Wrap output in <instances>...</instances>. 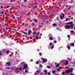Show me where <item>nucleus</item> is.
Here are the masks:
<instances>
[{
	"mask_svg": "<svg viewBox=\"0 0 75 75\" xmlns=\"http://www.w3.org/2000/svg\"><path fill=\"white\" fill-rule=\"evenodd\" d=\"M74 69V68H70L69 70H67L66 71V72L67 73V74H69L70 72H73V70Z\"/></svg>",
	"mask_w": 75,
	"mask_h": 75,
	"instance_id": "1",
	"label": "nucleus"
},
{
	"mask_svg": "<svg viewBox=\"0 0 75 75\" xmlns=\"http://www.w3.org/2000/svg\"><path fill=\"white\" fill-rule=\"evenodd\" d=\"M27 67H28V65L26 64H24L23 68V70L25 69H27Z\"/></svg>",
	"mask_w": 75,
	"mask_h": 75,
	"instance_id": "2",
	"label": "nucleus"
},
{
	"mask_svg": "<svg viewBox=\"0 0 75 75\" xmlns=\"http://www.w3.org/2000/svg\"><path fill=\"white\" fill-rule=\"evenodd\" d=\"M42 61L44 63H45L47 61V59H43L42 60Z\"/></svg>",
	"mask_w": 75,
	"mask_h": 75,
	"instance_id": "3",
	"label": "nucleus"
},
{
	"mask_svg": "<svg viewBox=\"0 0 75 75\" xmlns=\"http://www.w3.org/2000/svg\"><path fill=\"white\" fill-rule=\"evenodd\" d=\"M6 64H7V65H8L9 66H10V65H11V63L9 62H7L6 63Z\"/></svg>",
	"mask_w": 75,
	"mask_h": 75,
	"instance_id": "4",
	"label": "nucleus"
},
{
	"mask_svg": "<svg viewBox=\"0 0 75 75\" xmlns=\"http://www.w3.org/2000/svg\"><path fill=\"white\" fill-rule=\"evenodd\" d=\"M71 28V27L69 26V25H67V27L66 28V29H69Z\"/></svg>",
	"mask_w": 75,
	"mask_h": 75,
	"instance_id": "5",
	"label": "nucleus"
},
{
	"mask_svg": "<svg viewBox=\"0 0 75 75\" xmlns=\"http://www.w3.org/2000/svg\"><path fill=\"white\" fill-rule=\"evenodd\" d=\"M68 64V60H66V63H65V65H67Z\"/></svg>",
	"mask_w": 75,
	"mask_h": 75,
	"instance_id": "6",
	"label": "nucleus"
},
{
	"mask_svg": "<svg viewBox=\"0 0 75 75\" xmlns=\"http://www.w3.org/2000/svg\"><path fill=\"white\" fill-rule=\"evenodd\" d=\"M59 64V63H58L57 65H56V67L57 68H58L59 67H60Z\"/></svg>",
	"mask_w": 75,
	"mask_h": 75,
	"instance_id": "7",
	"label": "nucleus"
},
{
	"mask_svg": "<svg viewBox=\"0 0 75 75\" xmlns=\"http://www.w3.org/2000/svg\"><path fill=\"white\" fill-rule=\"evenodd\" d=\"M28 33L29 34H31L32 33V31H31V30H28Z\"/></svg>",
	"mask_w": 75,
	"mask_h": 75,
	"instance_id": "8",
	"label": "nucleus"
},
{
	"mask_svg": "<svg viewBox=\"0 0 75 75\" xmlns=\"http://www.w3.org/2000/svg\"><path fill=\"white\" fill-rule=\"evenodd\" d=\"M70 45L71 46H73V47H74V43H71Z\"/></svg>",
	"mask_w": 75,
	"mask_h": 75,
	"instance_id": "9",
	"label": "nucleus"
},
{
	"mask_svg": "<svg viewBox=\"0 0 75 75\" xmlns=\"http://www.w3.org/2000/svg\"><path fill=\"white\" fill-rule=\"evenodd\" d=\"M6 54H9V50H7V51L6 52Z\"/></svg>",
	"mask_w": 75,
	"mask_h": 75,
	"instance_id": "10",
	"label": "nucleus"
},
{
	"mask_svg": "<svg viewBox=\"0 0 75 75\" xmlns=\"http://www.w3.org/2000/svg\"><path fill=\"white\" fill-rule=\"evenodd\" d=\"M32 34L33 35H35V34H36V32L33 31L32 33Z\"/></svg>",
	"mask_w": 75,
	"mask_h": 75,
	"instance_id": "11",
	"label": "nucleus"
},
{
	"mask_svg": "<svg viewBox=\"0 0 75 75\" xmlns=\"http://www.w3.org/2000/svg\"><path fill=\"white\" fill-rule=\"evenodd\" d=\"M34 21L35 22H36V23H38V21L36 19H34Z\"/></svg>",
	"mask_w": 75,
	"mask_h": 75,
	"instance_id": "12",
	"label": "nucleus"
},
{
	"mask_svg": "<svg viewBox=\"0 0 75 75\" xmlns=\"http://www.w3.org/2000/svg\"><path fill=\"white\" fill-rule=\"evenodd\" d=\"M49 39L50 40H53V39H54V38H52V37H50L49 38Z\"/></svg>",
	"mask_w": 75,
	"mask_h": 75,
	"instance_id": "13",
	"label": "nucleus"
},
{
	"mask_svg": "<svg viewBox=\"0 0 75 75\" xmlns=\"http://www.w3.org/2000/svg\"><path fill=\"white\" fill-rule=\"evenodd\" d=\"M23 33L24 34H25V35H28V34L27 33L24 32Z\"/></svg>",
	"mask_w": 75,
	"mask_h": 75,
	"instance_id": "14",
	"label": "nucleus"
},
{
	"mask_svg": "<svg viewBox=\"0 0 75 75\" xmlns=\"http://www.w3.org/2000/svg\"><path fill=\"white\" fill-rule=\"evenodd\" d=\"M25 62H22L21 63V64H22V65H24V64H25Z\"/></svg>",
	"mask_w": 75,
	"mask_h": 75,
	"instance_id": "15",
	"label": "nucleus"
},
{
	"mask_svg": "<svg viewBox=\"0 0 75 75\" xmlns=\"http://www.w3.org/2000/svg\"><path fill=\"white\" fill-rule=\"evenodd\" d=\"M57 25V24L56 23H53V26H56Z\"/></svg>",
	"mask_w": 75,
	"mask_h": 75,
	"instance_id": "16",
	"label": "nucleus"
},
{
	"mask_svg": "<svg viewBox=\"0 0 75 75\" xmlns=\"http://www.w3.org/2000/svg\"><path fill=\"white\" fill-rule=\"evenodd\" d=\"M69 23V24H73V22L72 21H71Z\"/></svg>",
	"mask_w": 75,
	"mask_h": 75,
	"instance_id": "17",
	"label": "nucleus"
},
{
	"mask_svg": "<svg viewBox=\"0 0 75 75\" xmlns=\"http://www.w3.org/2000/svg\"><path fill=\"white\" fill-rule=\"evenodd\" d=\"M52 72L53 74H55V71L53 70Z\"/></svg>",
	"mask_w": 75,
	"mask_h": 75,
	"instance_id": "18",
	"label": "nucleus"
},
{
	"mask_svg": "<svg viewBox=\"0 0 75 75\" xmlns=\"http://www.w3.org/2000/svg\"><path fill=\"white\" fill-rule=\"evenodd\" d=\"M54 45H52V46L51 47V49H52V48H54Z\"/></svg>",
	"mask_w": 75,
	"mask_h": 75,
	"instance_id": "19",
	"label": "nucleus"
},
{
	"mask_svg": "<svg viewBox=\"0 0 75 75\" xmlns=\"http://www.w3.org/2000/svg\"><path fill=\"white\" fill-rule=\"evenodd\" d=\"M71 33H74V30H71L70 31Z\"/></svg>",
	"mask_w": 75,
	"mask_h": 75,
	"instance_id": "20",
	"label": "nucleus"
},
{
	"mask_svg": "<svg viewBox=\"0 0 75 75\" xmlns=\"http://www.w3.org/2000/svg\"><path fill=\"white\" fill-rule=\"evenodd\" d=\"M60 19H61V20H62V19H63V17H62V16H60Z\"/></svg>",
	"mask_w": 75,
	"mask_h": 75,
	"instance_id": "21",
	"label": "nucleus"
},
{
	"mask_svg": "<svg viewBox=\"0 0 75 75\" xmlns=\"http://www.w3.org/2000/svg\"><path fill=\"white\" fill-rule=\"evenodd\" d=\"M67 47L68 48V49L69 50H70V47H69V46L68 45H67Z\"/></svg>",
	"mask_w": 75,
	"mask_h": 75,
	"instance_id": "22",
	"label": "nucleus"
},
{
	"mask_svg": "<svg viewBox=\"0 0 75 75\" xmlns=\"http://www.w3.org/2000/svg\"><path fill=\"white\" fill-rule=\"evenodd\" d=\"M21 33H24V32L22 30H21L20 31Z\"/></svg>",
	"mask_w": 75,
	"mask_h": 75,
	"instance_id": "23",
	"label": "nucleus"
},
{
	"mask_svg": "<svg viewBox=\"0 0 75 75\" xmlns=\"http://www.w3.org/2000/svg\"><path fill=\"white\" fill-rule=\"evenodd\" d=\"M69 19V18H67L66 20L65 21H68V19Z\"/></svg>",
	"mask_w": 75,
	"mask_h": 75,
	"instance_id": "24",
	"label": "nucleus"
},
{
	"mask_svg": "<svg viewBox=\"0 0 75 75\" xmlns=\"http://www.w3.org/2000/svg\"><path fill=\"white\" fill-rule=\"evenodd\" d=\"M44 72H45V74H47V70H44Z\"/></svg>",
	"mask_w": 75,
	"mask_h": 75,
	"instance_id": "25",
	"label": "nucleus"
},
{
	"mask_svg": "<svg viewBox=\"0 0 75 75\" xmlns=\"http://www.w3.org/2000/svg\"><path fill=\"white\" fill-rule=\"evenodd\" d=\"M59 69H62V67H59Z\"/></svg>",
	"mask_w": 75,
	"mask_h": 75,
	"instance_id": "26",
	"label": "nucleus"
},
{
	"mask_svg": "<svg viewBox=\"0 0 75 75\" xmlns=\"http://www.w3.org/2000/svg\"><path fill=\"white\" fill-rule=\"evenodd\" d=\"M36 72H37V73H40V71H39L37 70L36 71Z\"/></svg>",
	"mask_w": 75,
	"mask_h": 75,
	"instance_id": "27",
	"label": "nucleus"
},
{
	"mask_svg": "<svg viewBox=\"0 0 75 75\" xmlns=\"http://www.w3.org/2000/svg\"><path fill=\"white\" fill-rule=\"evenodd\" d=\"M39 64V62H38V61H37L36 62V64Z\"/></svg>",
	"mask_w": 75,
	"mask_h": 75,
	"instance_id": "28",
	"label": "nucleus"
},
{
	"mask_svg": "<svg viewBox=\"0 0 75 75\" xmlns=\"http://www.w3.org/2000/svg\"><path fill=\"white\" fill-rule=\"evenodd\" d=\"M62 15L63 16V18H64L65 15H64V13H62Z\"/></svg>",
	"mask_w": 75,
	"mask_h": 75,
	"instance_id": "29",
	"label": "nucleus"
},
{
	"mask_svg": "<svg viewBox=\"0 0 75 75\" xmlns=\"http://www.w3.org/2000/svg\"><path fill=\"white\" fill-rule=\"evenodd\" d=\"M70 27H71V28H72L73 27V25H70Z\"/></svg>",
	"mask_w": 75,
	"mask_h": 75,
	"instance_id": "30",
	"label": "nucleus"
},
{
	"mask_svg": "<svg viewBox=\"0 0 75 75\" xmlns=\"http://www.w3.org/2000/svg\"><path fill=\"white\" fill-rule=\"evenodd\" d=\"M36 38V40H38V36H37Z\"/></svg>",
	"mask_w": 75,
	"mask_h": 75,
	"instance_id": "31",
	"label": "nucleus"
},
{
	"mask_svg": "<svg viewBox=\"0 0 75 75\" xmlns=\"http://www.w3.org/2000/svg\"><path fill=\"white\" fill-rule=\"evenodd\" d=\"M0 55H2V54H1V51H0Z\"/></svg>",
	"mask_w": 75,
	"mask_h": 75,
	"instance_id": "32",
	"label": "nucleus"
},
{
	"mask_svg": "<svg viewBox=\"0 0 75 75\" xmlns=\"http://www.w3.org/2000/svg\"><path fill=\"white\" fill-rule=\"evenodd\" d=\"M57 41L55 40L54 41V42H53V43H57Z\"/></svg>",
	"mask_w": 75,
	"mask_h": 75,
	"instance_id": "33",
	"label": "nucleus"
},
{
	"mask_svg": "<svg viewBox=\"0 0 75 75\" xmlns=\"http://www.w3.org/2000/svg\"><path fill=\"white\" fill-rule=\"evenodd\" d=\"M39 55H40V56H41V55H42V54L41 53H39Z\"/></svg>",
	"mask_w": 75,
	"mask_h": 75,
	"instance_id": "34",
	"label": "nucleus"
},
{
	"mask_svg": "<svg viewBox=\"0 0 75 75\" xmlns=\"http://www.w3.org/2000/svg\"><path fill=\"white\" fill-rule=\"evenodd\" d=\"M64 73H65V72H64V71L63 72H62V75H64Z\"/></svg>",
	"mask_w": 75,
	"mask_h": 75,
	"instance_id": "35",
	"label": "nucleus"
},
{
	"mask_svg": "<svg viewBox=\"0 0 75 75\" xmlns=\"http://www.w3.org/2000/svg\"><path fill=\"white\" fill-rule=\"evenodd\" d=\"M29 38H30V39H31V40L33 39V38H32V37H29Z\"/></svg>",
	"mask_w": 75,
	"mask_h": 75,
	"instance_id": "36",
	"label": "nucleus"
},
{
	"mask_svg": "<svg viewBox=\"0 0 75 75\" xmlns=\"http://www.w3.org/2000/svg\"><path fill=\"white\" fill-rule=\"evenodd\" d=\"M10 68V67H7V69H9Z\"/></svg>",
	"mask_w": 75,
	"mask_h": 75,
	"instance_id": "37",
	"label": "nucleus"
},
{
	"mask_svg": "<svg viewBox=\"0 0 75 75\" xmlns=\"http://www.w3.org/2000/svg\"><path fill=\"white\" fill-rule=\"evenodd\" d=\"M47 68H51V67H49V66H47Z\"/></svg>",
	"mask_w": 75,
	"mask_h": 75,
	"instance_id": "38",
	"label": "nucleus"
},
{
	"mask_svg": "<svg viewBox=\"0 0 75 75\" xmlns=\"http://www.w3.org/2000/svg\"><path fill=\"white\" fill-rule=\"evenodd\" d=\"M67 37H68V38H70V36L69 35H67Z\"/></svg>",
	"mask_w": 75,
	"mask_h": 75,
	"instance_id": "39",
	"label": "nucleus"
},
{
	"mask_svg": "<svg viewBox=\"0 0 75 75\" xmlns=\"http://www.w3.org/2000/svg\"><path fill=\"white\" fill-rule=\"evenodd\" d=\"M40 34V33H37L36 34L37 35H38V34Z\"/></svg>",
	"mask_w": 75,
	"mask_h": 75,
	"instance_id": "40",
	"label": "nucleus"
},
{
	"mask_svg": "<svg viewBox=\"0 0 75 75\" xmlns=\"http://www.w3.org/2000/svg\"><path fill=\"white\" fill-rule=\"evenodd\" d=\"M50 45H52V42H51L50 44H49Z\"/></svg>",
	"mask_w": 75,
	"mask_h": 75,
	"instance_id": "41",
	"label": "nucleus"
},
{
	"mask_svg": "<svg viewBox=\"0 0 75 75\" xmlns=\"http://www.w3.org/2000/svg\"><path fill=\"white\" fill-rule=\"evenodd\" d=\"M48 75H51V73H50V72H48Z\"/></svg>",
	"mask_w": 75,
	"mask_h": 75,
	"instance_id": "42",
	"label": "nucleus"
},
{
	"mask_svg": "<svg viewBox=\"0 0 75 75\" xmlns=\"http://www.w3.org/2000/svg\"><path fill=\"white\" fill-rule=\"evenodd\" d=\"M40 67H42H42H43L42 66L41 64H40Z\"/></svg>",
	"mask_w": 75,
	"mask_h": 75,
	"instance_id": "43",
	"label": "nucleus"
},
{
	"mask_svg": "<svg viewBox=\"0 0 75 75\" xmlns=\"http://www.w3.org/2000/svg\"><path fill=\"white\" fill-rule=\"evenodd\" d=\"M24 2L25 3L26 1H27V0H24Z\"/></svg>",
	"mask_w": 75,
	"mask_h": 75,
	"instance_id": "44",
	"label": "nucleus"
},
{
	"mask_svg": "<svg viewBox=\"0 0 75 75\" xmlns=\"http://www.w3.org/2000/svg\"><path fill=\"white\" fill-rule=\"evenodd\" d=\"M22 69V68H21L20 67V68H19V70H21Z\"/></svg>",
	"mask_w": 75,
	"mask_h": 75,
	"instance_id": "45",
	"label": "nucleus"
},
{
	"mask_svg": "<svg viewBox=\"0 0 75 75\" xmlns=\"http://www.w3.org/2000/svg\"><path fill=\"white\" fill-rule=\"evenodd\" d=\"M25 72H28L27 71V70H25Z\"/></svg>",
	"mask_w": 75,
	"mask_h": 75,
	"instance_id": "46",
	"label": "nucleus"
},
{
	"mask_svg": "<svg viewBox=\"0 0 75 75\" xmlns=\"http://www.w3.org/2000/svg\"><path fill=\"white\" fill-rule=\"evenodd\" d=\"M34 8H37V6H34Z\"/></svg>",
	"mask_w": 75,
	"mask_h": 75,
	"instance_id": "47",
	"label": "nucleus"
},
{
	"mask_svg": "<svg viewBox=\"0 0 75 75\" xmlns=\"http://www.w3.org/2000/svg\"><path fill=\"white\" fill-rule=\"evenodd\" d=\"M1 8H3V6H1Z\"/></svg>",
	"mask_w": 75,
	"mask_h": 75,
	"instance_id": "48",
	"label": "nucleus"
},
{
	"mask_svg": "<svg viewBox=\"0 0 75 75\" xmlns=\"http://www.w3.org/2000/svg\"><path fill=\"white\" fill-rule=\"evenodd\" d=\"M2 13V14H4V11H2L1 12Z\"/></svg>",
	"mask_w": 75,
	"mask_h": 75,
	"instance_id": "49",
	"label": "nucleus"
},
{
	"mask_svg": "<svg viewBox=\"0 0 75 75\" xmlns=\"http://www.w3.org/2000/svg\"><path fill=\"white\" fill-rule=\"evenodd\" d=\"M70 75H73V73H71Z\"/></svg>",
	"mask_w": 75,
	"mask_h": 75,
	"instance_id": "50",
	"label": "nucleus"
},
{
	"mask_svg": "<svg viewBox=\"0 0 75 75\" xmlns=\"http://www.w3.org/2000/svg\"><path fill=\"white\" fill-rule=\"evenodd\" d=\"M25 31H27V29H25Z\"/></svg>",
	"mask_w": 75,
	"mask_h": 75,
	"instance_id": "51",
	"label": "nucleus"
},
{
	"mask_svg": "<svg viewBox=\"0 0 75 75\" xmlns=\"http://www.w3.org/2000/svg\"><path fill=\"white\" fill-rule=\"evenodd\" d=\"M13 30H14V31H15V30H16V29H15L14 28H13Z\"/></svg>",
	"mask_w": 75,
	"mask_h": 75,
	"instance_id": "52",
	"label": "nucleus"
},
{
	"mask_svg": "<svg viewBox=\"0 0 75 75\" xmlns=\"http://www.w3.org/2000/svg\"><path fill=\"white\" fill-rule=\"evenodd\" d=\"M69 24V22H68V23H67V24Z\"/></svg>",
	"mask_w": 75,
	"mask_h": 75,
	"instance_id": "53",
	"label": "nucleus"
},
{
	"mask_svg": "<svg viewBox=\"0 0 75 75\" xmlns=\"http://www.w3.org/2000/svg\"><path fill=\"white\" fill-rule=\"evenodd\" d=\"M6 29H10V28H6Z\"/></svg>",
	"mask_w": 75,
	"mask_h": 75,
	"instance_id": "54",
	"label": "nucleus"
},
{
	"mask_svg": "<svg viewBox=\"0 0 75 75\" xmlns=\"http://www.w3.org/2000/svg\"><path fill=\"white\" fill-rule=\"evenodd\" d=\"M9 6H7V8H9Z\"/></svg>",
	"mask_w": 75,
	"mask_h": 75,
	"instance_id": "55",
	"label": "nucleus"
},
{
	"mask_svg": "<svg viewBox=\"0 0 75 75\" xmlns=\"http://www.w3.org/2000/svg\"><path fill=\"white\" fill-rule=\"evenodd\" d=\"M58 71H60V69H59Z\"/></svg>",
	"mask_w": 75,
	"mask_h": 75,
	"instance_id": "56",
	"label": "nucleus"
},
{
	"mask_svg": "<svg viewBox=\"0 0 75 75\" xmlns=\"http://www.w3.org/2000/svg\"><path fill=\"white\" fill-rule=\"evenodd\" d=\"M47 19V18H45V19H44V20H46Z\"/></svg>",
	"mask_w": 75,
	"mask_h": 75,
	"instance_id": "57",
	"label": "nucleus"
},
{
	"mask_svg": "<svg viewBox=\"0 0 75 75\" xmlns=\"http://www.w3.org/2000/svg\"><path fill=\"white\" fill-rule=\"evenodd\" d=\"M5 22L6 23L7 22V20H6L5 21Z\"/></svg>",
	"mask_w": 75,
	"mask_h": 75,
	"instance_id": "58",
	"label": "nucleus"
},
{
	"mask_svg": "<svg viewBox=\"0 0 75 75\" xmlns=\"http://www.w3.org/2000/svg\"><path fill=\"white\" fill-rule=\"evenodd\" d=\"M40 36H42V34H40Z\"/></svg>",
	"mask_w": 75,
	"mask_h": 75,
	"instance_id": "59",
	"label": "nucleus"
},
{
	"mask_svg": "<svg viewBox=\"0 0 75 75\" xmlns=\"http://www.w3.org/2000/svg\"><path fill=\"white\" fill-rule=\"evenodd\" d=\"M16 70H18V68L16 69Z\"/></svg>",
	"mask_w": 75,
	"mask_h": 75,
	"instance_id": "60",
	"label": "nucleus"
},
{
	"mask_svg": "<svg viewBox=\"0 0 75 75\" xmlns=\"http://www.w3.org/2000/svg\"><path fill=\"white\" fill-rule=\"evenodd\" d=\"M34 75H36V73H35V74Z\"/></svg>",
	"mask_w": 75,
	"mask_h": 75,
	"instance_id": "61",
	"label": "nucleus"
},
{
	"mask_svg": "<svg viewBox=\"0 0 75 75\" xmlns=\"http://www.w3.org/2000/svg\"><path fill=\"white\" fill-rule=\"evenodd\" d=\"M74 30H75V26L74 27Z\"/></svg>",
	"mask_w": 75,
	"mask_h": 75,
	"instance_id": "62",
	"label": "nucleus"
},
{
	"mask_svg": "<svg viewBox=\"0 0 75 75\" xmlns=\"http://www.w3.org/2000/svg\"><path fill=\"white\" fill-rule=\"evenodd\" d=\"M9 29H10V30H12V28H10Z\"/></svg>",
	"mask_w": 75,
	"mask_h": 75,
	"instance_id": "63",
	"label": "nucleus"
},
{
	"mask_svg": "<svg viewBox=\"0 0 75 75\" xmlns=\"http://www.w3.org/2000/svg\"><path fill=\"white\" fill-rule=\"evenodd\" d=\"M55 75H58V74H55Z\"/></svg>",
	"mask_w": 75,
	"mask_h": 75,
	"instance_id": "64",
	"label": "nucleus"
}]
</instances>
